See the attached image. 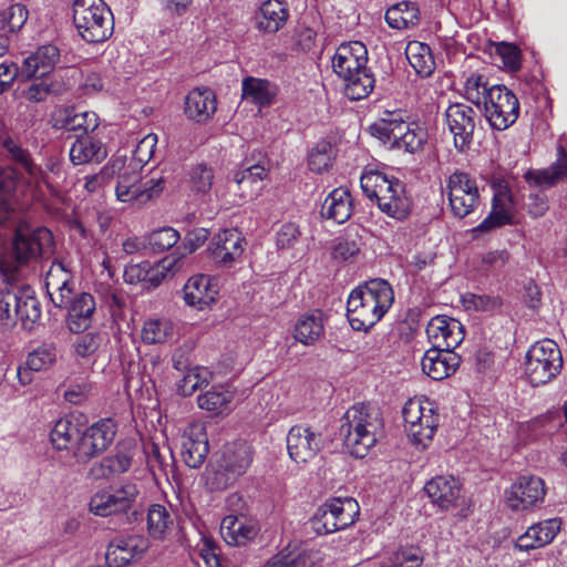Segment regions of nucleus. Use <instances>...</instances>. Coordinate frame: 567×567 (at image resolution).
Masks as SVG:
<instances>
[{
  "label": "nucleus",
  "instance_id": "58",
  "mask_svg": "<svg viewBox=\"0 0 567 567\" xmlns=\"http://www.w3.org/2000/svg\"><path fill=\"white\" fill-rule=\"evenodd\" d=\"M264 567H315L312 558L307 554L285 553L271 557Z\"/></svg>",
  "mask_w": 567,
  "mask_h": 567
},
{
  "label": "nucleus",
  "instance_id": "22",
  "mask_svg": "<svg viewBox=\"0 0 567 567\" xmlns=\"http://www.w3.org/2000/svg\"><path fill=\"white\" fill-rule=\"evenodd\" d=\"M66 326L73 333H81L90 328L96 309L94 297L89 292L73 293L68 302Z\"/></svg>",
  "mask_w": 567,
  "mask_h": 567
},
{
  "label": "nucleus",
  "instance_id": "49",
  "mask_svg": "<svg viewBox=\"0 0 567 567\" xmlns=\"http://www.w3.org/2000/svg\"><path fill=\"white\" fill-rule=\"evenodd\" d=\"M2 146L6 150L8 156L21 165V167L30 175L32 178H38L42 171L32 159L28 150L23 148L18 141L12 137H4L2 140Z\"/></svg>",
  "mask_w": 567,
  "mask_h": 567
},
{
  "label": "nucleus",
  "instance_id": "60",
  "mask_svg": "<svg viewBox=\"0 0 567 567\" xmlns=\"http://www.w3.org/2000/svg\"><path fill=\"white\" fill-rule=\"evenodd\" d=\"M192 189L206 194L210 190L214 181L213 168L206 164H197L189 173Z\"/></svg>",
  "mask_w": 567,
  "mask_h": 567
},
{
  "label": "nucleus",
  "instance_id": "61",
  "mask_svg": "<svg viewBox=\"0 0 567 567\" xmlns=\"http://www.w3.org/2000/svg\"><path fill=\"white\" fill-rule=\"evenodd\" d=\"M179 239V234L172 227L154 230L148 236V245L155 251H164L172 248Z\"/></svg>",
  "mask_w": 567,
  "mask_h": 567
},
{
  "label": "nucleus",
  "instance_id": "36",
  "mask_svg": "<svg viewBox=\"0 0 567 567\" xmlns=\"http://www.w3.org/2000/svg\"><path fill=\"white\" fill-rule=\"evenodd\" d=\"M381 212L396 220H405L412 210V199L405 192V185L399 181L394 182V189L391 195L381 204Z\"/></svg>",
  "mask_w": 567,
  "mask_h": 567
},
{
  "label": "nucleus",
  "instance_id": "50",
  "mask_svg": "<svg viewBox=\"0 0 567 567\" xmlns=\"http://www.w3.org/2000/svg\"><path fill=\"white\" fill-rule=\"evenodd\" d=\"M417 8L415 3L402 1L385 12V20L391 28L405 29L417 20Z\"/></svg>",
  "mask_w": 567,
  "mask_h": 567
},
{
  "label": "nucleus",
  "instance_id": "28",
  "mask_svg": "<svg viewBox=\"0 0 567 567\" xmlns=\"http://www.w3.org/2000/svg\"><path fill=\"white\" fill-rule=\"evenodd\" d=\"M186 305L203 310L216 301L218 291L206 275L190 277L183 288Z\"/></svg>",
  "mask_w": 567,
  "mask_h": 567
},
{
  "label": "nucleus",
  "instance_id": "38",
  "mask_svg": "<svg viewBox=\"0 0 567 567\" xmlns=\"http://www.w3.org/2000/svg\"><path fill=\"white\" fill-rule=\"evenodd\" d=\"M509 195L498 194L493 198V208L489 215L476 227L475 231L486 233L504 225L513 223V216L509 213Z\"/></svg>",
  "mask_w": 567,
  "mask_h": 567
},
{
  "label": "nucleus",
  "instance_id": "29",
  "mask_svg": "<svg viewBox=\"0 0 567 567\" xmlns=\"http://www.w3.org/2000/svg\"><path fill=\"white\" fill-rule=\"evenodd\" d=\"M424 491L433 504L447 511L455 506L460 497L461 484L453 476H436L425 484Z\"/></svg>",
  "mask_w": 567,
  "mask_h": 567
},
{
  "label": "nucleus",
  "instance_id": "34",
  "mask_svg": "<svg viewBox=\"0 0 567 567\" xmlns=\"http://www.w3.org/2000/svg\"><path fill=\"white\" fill-rule=\"evenodd\" d=\"M58 360V349L53 343H42L31 351L27 357V369L18 370V377L22 384L31 382L28 370L30 371H47L52 368Z\"/></svg>",
  "mask_w": 567,
  "mask_h": 567
},
{
  "label": "nucleus",
  "instance_id": "16",
  "mask_svg": "<svg viewBox=\"0 0 567 567\" xmlns=\"http://www.w3.org/2000/svg\"><path fill=\"white\" fill-rule=\"evenodd\" d=\"M148 547L150 540L145 536H118L110 543L105 558L111 567H125L141 559Z\"/></svg>",
  "mask_w": 567,
  "mask_h": 567
},
{
  "label": "nucleus",
  "instance_id": "47",
  "mask_svg": "<svg viewBox=\"0 0 567 567\" xmlns=\"http://www.w3.org/2000/svg\"><path fill=\"white\" fill-rule=\"evenodd\" d=\"M182 267V258L171 254L156 264L148 261L145 284L148 287H157L168 275H174Z\"/></svg>",
  "mask_w": 567,
  "mask_h": 567
},
{
  "label": "nucleus",
  "instance_id": "30",
  "mask_svg": "<svg viewBox=\"0 0 567 567\" xmlns=\"http://www.w3.org/2000/svg\"><path fill=\"white\" fill-rule=\"evenodd\" d=\"M288 8L284 0H267L261 3L255 16L256 27L259 31L275 33L287 22Z\"/></svg>",
  "mask_w": 567,
  "mask_h": 567
},
{
  "label": "nucleus",
  "instance_id": "6",
  "mask_svg": "<svg viewBox=\"0 0 567 567\" xmlns=\"http://www.w3.org/2000/svg\"><path fill=\"white\" fill-rule=\"evenodd\" d=\"M563 357L558 344L551 339L535 342L525 357V373L533 385H543L561 371Z\"/></svg>",
  "mask_w": 567,
  "mask_h": 567
},
{
  "label": "nucleus",
  "instance_id": "51",
  "mask_svg": "<svg viewBox=\"0 0 567 567\" xmlns=\"http://www.w3.org/2000/svg\"><path fill=\"white\" fill-rule=\"evenodd\" d=\"M29 17L24 4L14 3L7 9L0 10V31L9 37L22 29Z\"/></svg>",
  "mask_w": 567,
  "mask_h": 567
},
{
  "label": "nucleus",
  "instance_id": "40",
  "mask_svg": "<svg viewBox=\"0 0 567 567\" xmlns=\"http://www.w3.org/2000/svg\"><path fill=\"white\" fill-rule=\"evenodd\" d=\"M30 85L23 90V96L32 103H40L48 99L49 95L62 94L66 87L65 84L53 76H37Z\"/></svg>",
  "mask_w": 567,
  "mask_h": 567
},
{
  "label": "nucleus",
  "instance_id": "19",
  "mask_svg": "<svg viewBox=\"0 0 567 567\" xmlns=\"http://www.w3.org/2000/svg\"><path fill=\"white\" fill-rule=\"evenodd\" d=\"M48 295L58 308L66 307L75 291L73 276L61 261H53L45 275Z\"/></svg>",
  "mask_w": 567,
  "mask_h": 567
},
{
  "label": "nucleus",
  "instance_id": "35",
  "mask_svg": "<svg viewBox=\"0 0 567 567\" xmlns=\"http://www.w3.org/2000/svg\"><path fill=\"white\" fill-rule=\"evenodd\" d=\"M276 95L277 87L268 80L249 76L243 81V100L254 103L259 109L271 105Z\"/></svg>",
  "mask_w": 567,
  "mask_h": 567
},
{
  "label": "nucleus",
  "instance_id": "56",
  "mask_svg": "<svg viewBox=\"0 0 567 567\" xmlns=\"http://www.w3.org/2000/svg\"><path fill=\"white\" fill-rule=\"evenodd\" d=\"M333 146L329 141L322 140L316 144L308 157V165L312 172L322 173L331 166Z\"/></svg>",
  "mask_w": 567,
  "mask_h": 567
},
{
  "label": "nucleus",
  "instance_id": "45",
  "mask_svg": "<svg viewBox=\"0 0 567 567\" xmlns=\"http://www.w3.org/2000/svg\"><path fill=\"white\" fill-rule=\"evenodd\" d=\"M173 336V322L165 318L146 320L141 331L142 341L146 344L164 343Z\"/></svg>",
  "mask_w": 567,
  "mask_h": 567
},
{
  "label": "nucleus",
  "instance_id": "42",
  "mask_svg": "<svg viewBox=\"0 0 567 567\" xmlns=\"http://www.w3.org/2000/svg\"><path fill=\"white\" fill-rule=\"evenodd\" d=\"M233 399L234 394L224 386H213L210 390L198 395L197 404L202 410L214 414H223L230 410L229 404Z\"/></svg>",
  "mask_w": 567,
  "mask_h": 567
},
{
  "label": "nucleus",
  "instance_id": "17",
  "mask_svg": "<svg viewBox=\"0 0 567 567\" xmlns=\"http://www.w3.org/2000/svg\"><path fill=\"white\" fill-rule=\"evenodd\" d=\"M368 51L360 41L342 43L332 56L333 72L342 80L367 68Z\"/></svg>",
  "mask_w": 567,
  "mask_h": 567
},
{
  "label": "nucleus",
  "instance_id": "23",
  "mask_svg": "<svg viewBox=\"0 0 567 567\" xmlns=\"http://www.w3.org/2000/svg\"><path fill=\"white\" fill-rule=\"evenodd\" d=\"M560 526L561 522L558 518H549L533 524L516 539L515 548L520 551H529L545 547L555 539Z\"/></svg>",
  "mask_w": 567,
  "mask_h": 567
},
{
  "label": "nucleus",
  "instance_id": "54",
  "mask_svg": "<svg viewBox=\"0 0 567 567\" xmlns=\"http://www.w3.org/2000/svg\"><path fill=\"white\" fill-rule=\"evenodd\" d=\"M339 520L332 515L326 503L317 509L313 517L309 520L310 529L317 535H327L344 529L343 527H339Z\"/></svg>",
  "mask_w": 567,
  "mask_h": 567
},
{
  "label": "nucleus",
  "instance_id": "48",
  "mask_svg": "<svg viewBox=\"0 0 567 567\" xmlns=\"http://www.w3.org/2000/svg\"><path fill=\"white\" fill-rule=\"evenodd\" d=\"M406 58L411 66L421 76H429L434 70V61L427 45L420 42L409 43L406 47Z\"/></svg>",
  "mask_w": 567,
  "mask_h": 567
},
{
  "label": "nucleus",
  "instance_id": "31",
  "mask_svg": "<svg viewBox=\"0 0 567 567\" xmlns=\"http://www.w3.org/2000/svg\"><path fill=\"white\" fill-rule=\"evenodd\" d=\"M220 533L228 545L241 546L255 538L258 529L252 522L243 515H228L221 520Z\"/></svg>",
  "mask_w": 567,
  "mask_h": 567
},
{
  "label": "nucleus",
  "instance_id": "9",
  "mask_svg": "<svg viewBox=\"0 0 567 567\" xmlns=\"http://www.w3.org/2000/svg\"><path fill=\"white\" fill-rule=\"evenodd\" d=\"M138 494L135 483L124 482L117 487L95 493L90 501V511L101 517L130 512L135 516L138 513L136 508Z\"/></svg>",
  "mask_w": 567,
  "mask_h": 567
},
{
  "label": "nucleus",
  "instance_id": "2",
  "mask_svg": "<svg viewBox=\"0 0 567 567\" xmlns=\"http://www.w3.org/2000/svg\"><path fill=\"white\" fill-rule=\"evenodd\" d=\"M394 295L390 284L372 279L355 288L347 302V317L357 331H368L389 310Z\"/></svg>",
  "mask_w": 567,
  "mask_h": 567
},
{
  "label": "nucleus",
  "instance_id": "64",
  "mask_svg": "<svg viewBox=\"0 0 567 567\" xmlns=\"http://www.w3.org/2000/svg\"><path fill=\"white\" fill-rule=\"evenodd\" d=\"M488 89L483 75L478 73H472L464 83L466 100L476 105H480L482 97L485 100V94Z\"/></svg>",
  "mask_w": 567,
  "mask_h": 567
},
{
  "label": "nucleus",
  "instance_id": "14",
  "mask_svg": "<svg viewBox=\"0 0 567 567\" xmlns=\"http://www.w3.org/2000/svg\"><path fill=\"white\" fill-rule=\"evenodd\" d=\"M507 505L514 511H525L544 501L546 486L543 478L522 475L505 493Z\"/></svg>",
  "mask_w": 567,
  "mask_h": 567
},
{
  "label": "nucleus",
  "instance_id": "41",
  "mask_svg": "<svg viewBox=\"0 0 567 567\" xmlns=\"http://www.w3.org/2000/svg\"><path fill=\"white\" fill-rule=\"evenodd\" d=\"M343 81L344 95L352 101L365 99L372 92L375 83L374 76L368 68L361 69Z\"/></svg>",
  "mask_w": 567,
  "mask_h": 567
},
{
  "label": "nucleus",
  "instance_id": "7",
  "mask_svg": "<svg viewBox=\"0 0 567 567\" xmlns=\"http://www.w3.org/2000/svg\"><path fill=\"white\" fill-rule=\"evenodd\" d=\"M254 457L251 445L243 440L227 443L213 470L212 487L224 489L244 475Z\"/></svg>",
  "mask_w": 567,
  "mask_h": 567
},
{
  "label": "nucleus",
  "instance_id": "59",
  "mask_svg": "<svg viewBox=\"0 0 567 567\" xmlns=\"http://www.w3.org/2000/svg\"><path fill=\"white\" fill-rule=\"evenodd\" d=\"M156 144H157V135L156 134H147L145 135L136 145L134 152H133V157L131 159V166L132 167H143L145 164H147L154 153H155V148H156Z\"/></svg>",
  "mask_w": 567,
  "mask_h": 567
},
{
  "label": "nucleus",
  "instance_id": "46",
  "mask_svg": "<svg viewBox=\"0 0 567 567\" xmlns=\"http://www.w3.org/2000/svg\"><path fill=\"white\" fill-rule=\"evenodd\" d=\"M41 317V303L27 292L17 293L16 318L23 328L32 329L33 324Z\"/></svg>",
  "mask_w": 567,
  "mask_h": 567
},
{
  "label": "nucleus",
  "instance_id": "10",
  "mask_svg": "<svg viewBox=\"0 0 567 567\" xmlns=\"http://www.w3.org/2000/svg\"><path fill=\"white\" fill-rule=\"evenodd\" d=\"M484 112L494 130L504 131L517 121L519 102L505 85H493L485 94Z\"/></svg>",
  "mask_w": 567,
  "mask_h": 567
},
{
  "label": "nucleus",
  "instance_id": "8",
  "mask_svg": "<svg viewBox=\"0 0 567 567\" xmlns=\"http://www.w3.org/2000/svg\"><path fill=\"white\" fill-rule=\"evenodd\" d=\"M405 431L411 443L425 449L433 440L440 423V415L433 402L409 400L402 410Z\"/></svg>",
  "mask_w": 567,
  "mask_h": 567
},
{
  "label": "nucleus",
  "instance_id": "53",
  "mask_svg": "<svg viewBox=\"0 0 567 567\" xmlns=\"http://www.w3.org/2000/svg\"><path fill=\"white\" fill-rule=\"evenodd\" d=\"M115 432V424L110 419L99 421L83 431V433L87 435L102 452L111 445L114 440Z\"/></svg>",
  "mask_w": 567,
  "mask_h": 567
},
{
  "label": "nucleus",
  "instance_id": "62",
  "mask_svg": "<svg viewBox=\"0 0 567 567\" xmlns=\"http://www.w3.org/2000/svg\"><path fill=\"white\" fill-rule=\"evenodd\" d=\"M424 554L419 547H406L398 550L389 567H421Z\"/></svg>",
  "mask_w": 567,
  "mask_h": 567
},
{
  "label": "nucleus",
  "instance_id": "27",
  "mask_svg": "<svg viewBox=\"0 0 567 567\" xmlns=\"http://www.w3.org/2000/svg\"><path fill=\"white\" fill-rule=\"evenodd\" d=\"M526 182L534 187L550 188L567 178V153L563 146L557 148V159L543 169H529L525 173Z\"/></svg>",
  "mask_w": 567,
  "mask_h": 567
},
{
  "label": "nucleus",
  "instance_id": "25",
  "mask_svg": "<svg viewBox=\"0 0 567 567\" xmlns=\"http://www.w3.org/2000/svg\"><path fill=\"white\" fill-rule=\"evenodd\" d=\"M216 110V94L209 87H195L185 97L184 113L188 120L196 123H206Z\"/></svg>",
  "mask_w": 567,
  "mask_h": 567
},
{
  "label": "nucleus",
  "instance_id": "11",
  "mask_svg": "<svg viewBox=\"0 0 567 567\" xmlns=\"http://www.w3.org/2000/svg\"><path fill=\"white\" fill-rule=\"evenodd\" d=\"M118 171L117 184L115 187L116 197L123 203L145 204L158 197L164 189L162 176L152 177L147 181L141 178L140 173L131 165Z\"/></svg>",
  "mask_w": 567,
  "mask_h": 567
},
{
  "label": "nucleus",
  "instance_id": "52",
  "mask_svg": "<svg viewBox=\"0 0 567 567\" xmlns=\"http://www.w3.org/2000/svg\"><path fill=\"white\" fill-rule=\"evenodd\" d=\"M171 525H173V518L165 506L154 504L148 508L147 527L154 538H161Z\"/></svg>",
  "mask_w": 567,
  "mask_h": 567
},
{
  "label": "nucleus",
  "instance_id": "33",
  "mask_svg": "<svg viewBox=\"0 0 567 567\" xmlns=\"http://www.w3.org/2000/svg\"><path fill=\"white\" fill-rule=\"evenodd\" d=\"M352 214L350 193L346 188L333 189L321 205L320 215L338 224L347 221Z\"/></svg>",
  "mask_w": 567,
  "mask_h": 567
},
{
  "label": "nucleus",
  "instance_id": "57",
  "mask_svg": "<svg viewBox=\"0 0 567 567\" xmlns=\"http://www.w3.org/2000/svg\"><path fill=\"white\" fill-rule=\"evenodd\" d=\"M99 126L97 116L93 112H83L69 117L65 122L68 131L74 132L78 138H83Z\"/></svg>",
  "mask_w": 567,
  "mask_h": 567
},
{
  "label": "nucleus",
  "instance_id": "24",
  "mask_svg": "<svg viewBox=\"0 0 567 567\" xmlns=\"http://www.w3.org/2000/svg\"><path fill=\"white\" fill-rule=\"evenodd\" d=\"M244 238L237 229H224L216 234L209 245L213 259L221 265H230L244 252Z\"/></svg>",
  "mask_w": 567,
  "mask_h": 567
},
{
  "label": "nucleus",
  "instance_id": "18",
  "mask_svg": "<svg viewBox=\"0 0 567 567\" xmlns=\"http://www.w3.org/2000/svg\"><path fill=\"white\" fill-rule=\"evenodd\" d=\"M455 348H431L422 358V370L433 380H443L454 374L461 364Z\"/></svg>",
  "mask_w": 567,
  "mask_h": 567
},
{
  "label": "nucleus",
  "instance_id": "55",
  "mask_svg": "<svg viewBox=\"0 0 567 567\" xmlns=\"http://www.w3.org/2000/svg\"><path fill=\"white\" fill-rule=\"evenodd\" d=\"M209 372L206 369L195 367L188 370L184 377L177 382V391L184 396L192 395L203 385H208Z\"/></svg>",
  "mask_w": 567,
  "mask_h": 567
},
{
  "label": "nucleus",
  "instance_id": "32",
  "mask_svg": "<svg viewBox=\"0 0 567 567\" xmlns=\"http://www.w3.org/2000/svg\"><path fill=\"white\" fill-rule=\"evenodd\" d=\"M399 181L379 171H367L362 174L360 183L365 196L371 200H377L380 208L394 189V182Z\"/></svg>",
  "mask_w": 567,
  "mask_h": 567
},
{
  "label": "nucleus",
  "instance_id": "63",
  "mask_svg": "<svg viewBox=\"0 0 567 567\" xmlns=\"http://www.w3.org/2000/svg\"><path fill=\"white\" fill-rule=\"evenodd\" d=\"M122 167L123 161L116 158L112 162L111 166L103 167L99 174L86 176L84 184L85 189L90 193L96 192L109 182L116 171L122 169Z\"/></svg>",
  "mask_w": 567,
  "mask_h": 567
},
{
  "label": "nucleus",
  "instance_id": "15",
  "mask_svg": "<svg viewBox=\"0 0 567 567\" xmlns=\"http://www.w3.org/2000/svg\"><path fill=\"white\" fill-rule=\"evenodd\" d=\"M323 446L322 435L312 427L295 425L287 434V450L296 463H307L316 457Z\"/></svg>",
  "mask_w": 567,
  "mask_h": 567
},
{
  "label": "nucleus",
  "instance_id": "5",
  "mask_svg": "<svg viewBox=\"0 0 567 567\" xmlns=\"http://www.w3.org/2000/svg\"><path fill=\"white\" fill-rule=\"evenodd\" d=\"M374 136L390 144L391 147L403 148L409 153L422 150L427 141V132L416 122H406L400 114H390L371 125Z\"/></svg>",
  "mask_w": 567,
  "mask_h": 567
},
{
  "label": "nucleus",
  "instance_id": "12",
  "mask_svg": "<svg viewBox=\"0 0 567 567\" xmlns=\"http://www.w3.org/2000/svg\"><path fill=\"white\" fill-rule=\"evenodd\" d=\"M450 207L454 216L464 218L481 204L476 181L467 173L454 172L447 179Z\"/></svg>",
  "mask_w": 567,
  "mask_h": 567
},
{
  "label": "nucleus",
  "instance_id": "37",
  "mask_svg": "<svg viewBox=\"0 0 567 567\" xmlns=\"http://www.w3.org/2000/svg\"><path fill=\"white\" fill-rule=\"evenodd\" d=\"M106 157V150L99 141L90 137L76 138L70 150V159L74 165L101 163Z\"/></svg>",
  "mask_w": 567,
  "mask_h": 567
},
{
  "label": "nucleus",
  "instance_id": "39",
  "mask_svg": "<svg viewBox=\"0 0 567 567\" xmlns=\"http://www.w3.org/2000/svg\"><path fill=\"white\" fill-rule=\"evenodd\" d=\"M323 333V320L320 311L301 316L295 326V339L305 346L316 343Z\"/></svg>",
  "mask_w": 567,
  "mask_h": 567
},
{
  "label": "nucleus",
  "instance_id": "20",
  "mask_svg": "<svg viewBox=\"0 0 567 567\" xmlns=\"http://www.w3.org/2000/svg\"><path fill=\"white\" fill-rule=\"evenodd\" d=\"M426 334L432 342V348H456L464 340L462 323L447 316H436L430 320Z\"/></svg>",
  "mask_w": 567,
  "mask_h": 567
},
{
  "label": "nucleus",
  "instance_id": "44",
  "mask_svg": "<svg viewBox=\"0 0 567 567\" xmlns=\"http://www.w3.org/2000/svg\"><path fill=\"white\" fill-rule=\"evenodd\" d=\"M326 505L339 520V527L343 528L354 524L360 513L359 504L352 497H334L327 501Z\"/></svg>",
  "mask_w": 567,
  "mask_h": 567
},
{
  "label": "nucleus",
  "instance_id": "3",
  "mask_svg": "<svg viewBox=\"0 0 567 567\" xmlns=\"http://www.w3.org/2000/svg\"><path fill=\"white\" fill-rule=\"evenodd\" d=\"M53 237L45 227L31 229L28 224H18L11 252L0 262V270L6 276H13L20 266L52 252Z\"/></svg>",
  "mask_w": 567,
  "mask_h": 567
},
{
  "label": "nucleus",
  "instance_id": "43",
  "mask_svg": "<svg viewBox=\"0 0 567 567\" xmlns=\"http://www.w3.org/2000/svg\"><path fill=\"white\" fill-rule=\"evenodd\" d=\"M80 427L69 417L60 419L50 433V439L56 450H68L75 446Z\"/></svg>",
  "mask_w": 567,
  "mask_h": 567
},
{
  "label": "nucleus",
  "instance_id": "13",
  "mask_svg": "<svg viewBox=\"0 0 567 567\" xmlns=\"http://www.w3.org/2000/svg\"><path fill=\"white\" fill-rule=\"evenodd\" d=\"M477 118L476 111L464 103H454L446 109L445 122L458 152L470 148Z\"/></svg>",
  "mask_w": 567,
  "mask_h": 567
},
{
  "label": "nucleus",
  "instance_id": "21",
  "mask_svg": "<svg viewBox=\"0 0 567 567\" xmlns=\"http://www.w3.org/2000/svg\"><path fill=\"white\" fill-rule=\"evenodd\" d=\"M209 452L208 436L203 423L189 424L183 435L182 455L185 464L198 468Z\"/></svg>",
  "mask_w": 567,
  "mask_h": 567
},
{
  "label": "nucleus",
  "instance_id": "26",
  "mask_svg": "<svg viewBox=\"0 0 567 567\" xmlns=\"http://www.w3.org/2000/svg\"><path fill=\"white\" fill-rule=\"evenodd\" d=\"M60 60V50L53 44H45L24 59L21 66V76L30 80L37 76H50V72Z\"/></svg>",
  "mask_w": 567,
  "mask_h": 567
},
{
  "label": "nucleus",
  "instance_id": "1",
  "mask_svg": "<svg viewBox=\"0 0 567 567\" xmlns=\"http://www.w3.org/2000/svg\"><path fill=\"white\" fill-rule=\"evenodd\" d=\"M339 434L344 450L362 458L382 436L383 419L375 408L364 403L354 404L342 416Z\"/></svg>",
  "mask_w": 567,
  "mask_h": 567
},
{
  "label": "nucleus",
  "instance_id": "4",
  "mask_svg": "<svg viewBox=\"0 0 567 567\" xmlns=\"http://www.w3.org/2000/svg\"><path fill=\"white\" fill-rule=\"evenodd\" d=\"M73 22L79 34L89 43L107 40L114 29L113 14L103 0H75Z\"/></svg>",
  "mask_w": 567,
  "mask_h": 567
}]
</instances>
